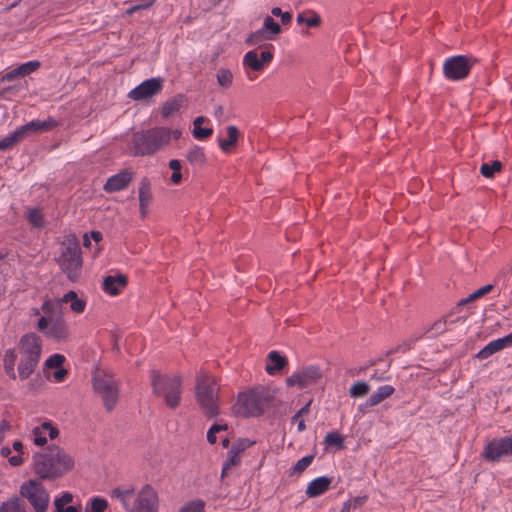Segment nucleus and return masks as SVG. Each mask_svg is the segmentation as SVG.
<instances>
[{"label": "nucleus", "mask_w": 512, "mask_h": 512, "mask_svg": "<svg viewBox=\"0 0 512 512\" xmlns=\"http://www.w3.org/2000/svg\"><path fill=\"white\" fill-rule=\"evenodd\" d=\"M182 132L169 127H153L135 132L132 136L131 152L134 156H152L171 142V139L178 140Z\"/></svg>", "instance_id": "f257e3e1"}, {"label": "nucleus", "mask_w": 512, "mask_h": 512, "mask_svg": "<svg viewBox=\"0 0 512 512\" xmlns=\"http://www.w3.org/2000/svg\"><path fill=\"white\" fill-rule=\"evenodd\" d=\"M111 496L118 499L126 511L159 512V495L150 484L144 485L136 495L132 487H117Z\"/></svg>", "instance_id": "f03ea898"}, {"label": "nucleus", "mask_w": 512, "mask_h": 512, "mask_svg": "<svg viewBox=\"0 0 512 512\" xmlns=\"http://www.w3.org/2000/svg\"><path fill=\"white\" fill-rule=\"evenodd\" d=\"M150 379L153 394L161 398L170 409H176L181 402V376L161 374L157 370H151Z\"/></svg>", "instance_id": "7ed1b4c3"}, {"label": "nucleus", "mask_w": 512, "mask_h": 512, "mask_svg": "<svg viewBox=\"0 0 512 512\" xmlns=\"http://www.w3.org/2000/svg\"><path fill=\"white\" fill-rule=\"evenodd\" d=\"M92 387L105 410L113 411L120 397V384L114 374L110 370L96 367L92 375Z\"/></svg>", "instance_id": "20e7f679"}, {"label": "nucleus", "mask_w": 512, "mask_h": 512, "mask_svg": "<svg viewBox=\"0 0 512 512\" xmlns=\"http://www.w3.org/2000/svg\"><path fill=\"white\" fill-rule=\"evenodd\" d=\"M20 362L18 364V374L21 380H26L35 371L42 352V340L34 332L26 333L21 336L18 343Z\"/></svg>", "instance_id": "39448f33"}, {"label": "nucleus", "mask_w": 512, "mask_h": 512, "mask_svg": "<svg viewBox=\"0 0 512 512\" xmlns=\"http://www.w3.org/2000/svg\"><path fill=\"white\" fill-rule=\"evenodd\" d=\"M219 387L216 379L207 373L201 372L196 379V401L207 418L219 415Z\"/></svg>", "instance_id": "423d86ee"}, {"label": "nucleus", "mask_w": 512, "mask_h": 512, "mask_svg": "<svg viewBox=\"0 0 512 512\" xmlns=\"http://www.w3.org/2000/svg\"><path fill=\"white\" fill-rule=\"evenodd\" d=\"M35 473L41 479H55L64 472V452L56 445H50L33 456Z\"/></svg>", "instance_id": "0eeeda50"}, {"label": "nucleus", "mask_w": 512, "mask_h": 512, "mask_svg": "<svg viewBox=\"0 0 512 512\" xmlns=\"http://www.w3.org/2000/svg\"><path fill=\"white\" fill-rule=\"evenodd\" d=\"M269 402L268 392L263 389H252L238 395L234 411L236 414L245 417L259 416L264 412Z\"/></svg>", "instance_id": "6e6552de"}, {"label": "nucleus", "mask_w": 512, "mask_h": 512, "mask_svg": "<svg viewBox=\"0 0 512 512\" xmlns=\"http://www.w3.org/2000/svg\"><path fill=\"white\" fill-rule=\"evenodd\" d=\"M57 125L53 119L49 120H32L25 125L18 127L13 133L0 140V151H6L13 148L17 143L25 138L51 130Z\"/></svg>", "instance_id": "1a4fd4ad"}, {"label": "nucleus", "mask_w": 512, "mask_h": 512, "mask_svg": "<svg viewBox=\"0 0 512 512\" xmlns=\"http://www.w3.org/2000/svg\"><path fill=\"white\" fill-rule=\"evenodd\" d=\"M274 58L273 46L258 51L257 49L248 51L243 57V68L248 80L254 81L257 73H261L272 62Z\"/></svg>", "instance_id": "9d476101"}, {"label": "nucleus", "mask_w": 512, "mask_h": 512, "mask_svg": "<svg viewBox=\"0 0 512 512\" xmlns=\"http://www.w3.org/2000/svg\"><path fill=\"white\" fill-rule=\"evenodd\" d=\"M64 298H57L55 300H47L42 305V311L45 316L38 320L37 328L40 331H45L50 325V329L46 331L48 335H54L57 328L61 324L63 315Z\"/></svg>", "instance_id": "9b49d317"}, {"label": "nucleus", "mask_w": 512, "mask_h": 512, "mask_svg": "<svg viewBox=\"0 0 512 512\" xmlns=\"http://www.w3.org/2000/svg\"><path fill=\"white\" fill-rule=\"evenodd\" d=\"M477 62L476 58L468 55L452 56L443 64V74L451 81H461L468 77Z\"/></svg>", "instance_id": "f8f14e48"}, {"label": "nucleus", "mask_w": 512, "mask_h": 512, "mask_svg": "<svg viewBox=\"0 0 512 512\" xmlns=\"http://www.w3.org/2000/svg\"><path fill=\"white\" fill-rule=\"evenodd\" d=\"M82 252L75 235L66 236V276L75 281L82 270Z\"/></svg>", "instance_id": "ddd939ff"}, {"label": "nucleus", "mask_w": 512, "mask_h": 512, "mask_svg": "<svg viewBox=\"0 0 512 512\" xmlns=\"http://www.w3.org/2000/svg\"><path fill=\"white\" fill-rule=\"evenodd\" d=\"M20 494L26 498L36 512H46L49 495L40 482L29 480L20 487Z\"/></svg>", "instance_id": "4468645a"}, {"label": "nucleus", "mask_w": 512, "mask_h": 512, "mask_svg": "<svg viewBox=\"0 0 512 512\" xmlns=\"http://www.w3.org/2000/svg\"><path fill=\"white\" fill-rule=\"evenodd\" d=\"M510 455H512V436L493 439L484 447L482 453L484 459L492 462Z\"/></svg>", "instance_id": "2eb2a0df"}, {"label": "nucleus", "mask_w": 512, "mask_h": 512, "mask_svg": "<svg viewBox=\"0 0 512 512\" xmlns=\"http://www.w3.org/2000/svg\"><path fill=\"white\" fill-rule=\"evenodd\" d=\"M322 377V372L317 366H308L298 373L292 374L286 379L289 387L297 386L299 388H306L315 384Z\"/></svg>", "instance_id": "dca6fc26"}, {"label": "nucleus", "mask_w": 512, "mask_h": 512, "mask_svg": "<svg viewBox=\"0 0 512 512\" xmlns=\"http://www.w3.org/2000/svg\"><path fill=\"white\" fill-rule=\"evenodd\" d=\"M162 88L163 80L161 78H150L132 89L128 93V97L134 101H141L157 95Z\"/></svg>", "instance_id": "f3484780"}, {"label": "nucleus", "mask_w": 512, "mask_h": 512, "mask_svg": "<svg viewBox=\"0 0 512 512\" xmlns=\"http://www.w3.org/2000/svg\"><path fill=\"white\" fill-rule=\"evenodd\" d=\"M134 179V172L131 169H123L117 174L108 178L104 184V191L107 193L118 192L126 189Z\"/></svg>", "instance_id": "a211bd4d"}, {"label": "nucleus", "mask_w": 512, "mask_h": 512, "mask_svg": "<svg viewBox=\"0 0 512 512\" xmlns=\"http://www.w3.org/2000/svg\"><path fill=\"white\" fill-rule=\"evenodd\" d=\"M47 435L51 440L59 435V430L51 422L45 421L32 429L30 438L36 446H44L47 443Z\"/></svg>", "instance_id": "6ab92c4d"}, {"label": "nucleus", "mask_w": 512, "mask_h": 512, "mask_svg": "<svg viewBox=\"0 0 512 512\" xmlns=\"http://www.w3.org/2000/svg\"><path fill=\"white\" fill-rule=\"evenodd\" d=\"M138 195L140 214L142 218H145L148 213V208L153 200L151 181L149 178L144 177L140 180Z\"/></svg>", "instance_id": "aec40b11"}, {"label": "nucleus", "mask_w": 512, "mask_h": 512, "mask_svg": "<svg viewBox=\"0 0 512 512\" xmlns=\"http://www.w3.org/2000/svg\"><path fill=\"white\" fill-rule=\"evenodd\" d=\"M510 346H512V332L503 338H499L489 342L483 349H481L477 353L476 357L478 359L483 360L490 357L494 353H497L503 350L504 348Z\"/></svg>", "instance_id": "412c9836"}, {"label": "nucleus", "mask_w": 512, "mask_h": 512, "mask_svg": "<svg viewBox=\"0 0 512 512\" xmlns=\"http://www.w3.org/2000/svg\"><path fill=\"white\" fill-rule=\"evenodd\" d=\"M40 67L39 61H28L26 63H23L19 65L18 67L6 72L2 78L1 81H13L17 78H22L25 76L30 75L34 71H36Z\"/></svg>", "instance_id": "4be33fe9"}, {"label": "nucleus", "mask_w": 512, "mask_h": 512, "mask_svg": "<svg viewBox=\"0 0 512 512\" xmlns=\"http://www.w3.org/2000/svg\"><path fill=\"white\" fill-rule=\"evenodd\" d=\"M127 285V277L125 275L107 276L103 281V290L112 295H118Z\"/></svg>", "instance_id": "5701e85b"}, {"label": "nucleus", "mask_w": 512, "mask_h": 512, "mask_svg": "<svg viewBox=\"0 0 512 512\" xmlns=\"http://www.w3.org/2000/svg\"><path fill=\"white\" fill-rule=\"evenodd\" d=\"M331 484V479L326 476L318 477L314 480H312L306 489V495L309 498H314L322 495L325 493Z\"/></svg>", "instance_id": "b1692460"}, {"label": "nucleus", "mask_w": 512, "mask_h": 512, "mask_svg": "<svg viewBox=\"0 0 512 512\" xmlns=\"http://www.w3.org/2000/svg\"><path fill=\"white\" fill-rule=\"evenodd\" d=\"M298 25H306L308 28H317L321 25V16L314 10L308 9L299 13L296 18Z\"/></svg>", "instance_id": "393cba45"}, {"label": "nucleus", "mask_w": 512, "mask_h": 512, "mask_svg": "<svg viewBox=\"0 0 512 512\" xmlns=\"http://www.w3.org/2000/svg\"><path fill=\"white\" fill-rule=\"evenodd\" d=\"M288 364L287 358L280 355L277 351H271L268 354V363L266 365V372L269 375H274L282 370Z\"/></svg>", "instance_id": "a878e982"}, {"label": "nucleus", "mask_w": 512, "mask_h": 512, "mask_svg": "<svg viewBox=\"0 0 512 512\" xmlns=\"http://www.w3.org/2000/svg\"><path fill=\"white\" fill-rule=\"evenodd\" d=\"M239 130L236 126L227 127V139L220 138L218 140L219 147L224 153H229L236 146L239 139Z\"/></svg>", "instance_id": "bb28decb"}, {"label": "nucleus", "mask_w": 512, "mask_h": 512, "mask_svg": "<svg viewBox=\"0 0 512 512\" xmlns=\"http://www.w3.org/2000/svg\"><path fill=\"white\" fill-rule=\"evenodd\" d=\"M185 102L183 95H177L176 97L166 101L162 107L161 115L163 118H169L170 116L177 113Z\"/></svg>", "instance_id": "cd10ccee"}, {"label": "nucleus", "mask_w": 512, "mask_h": 512, "mask_svg": "<svg viewBox=\"0 0 512 512\" xmlns=\"http://www.w3.org/2000/svg\"><path fill=\"white\" fill-rule=\"evenodd\" d=\"M394 391L395 389L391 385H384L379 387L378 390L375 393H373L367 400V406L373 407L378 405L385 399L389 398L394 393Z\"/></svg>", "instance_id": "c85d7f7f"}, {"label": "nucleus", "mask_w": 512, "mask_h": 512, "mask_svg": "<svg viewBox=\"0 0 512 512\" xmlns=\"http://www.w3.org/2000/svg\"><path fill=\"white\" fill-rule=\"evenodd\" d=\"M492 290H493L492 284H487V285L477 289L472 294H470L468 297L461 299L457 303V306L453 309V312H458L462 306L467 305L471 302H474V301L480 299L481 297L490 293Z\"/></svg>", "instance_id": "c756f323"}, {"label": "nucleus", "mask_w": 512, "mask_h": 512, "mask_svg": "<svg viewBox=\"0 0 512 512\" xmlns=\"http://www.w3.org/2000/svg\"><path fill=\"white\" fill-rule=\"evenodd\" d=\"M17 355L14 349H8L5 351L3 358V366L5 373L9 376V378L15 380L17 378L15 372V363H16Z\"/></svg>", "instance_id": "7c9ffc66"}, {"label": "nucleus", "mask_w": 512, "mask_h": 512, "mask_svg": "<svg viewBox=\"0 0 512 512\" xmlns=\"http://www.w3.org/2000/svg\"><path fill=\"white\" fill-rule=\"evenodd\" d=\"M236 450L230 449L228 452V457L223 463L222 472H221V479H225L230 471L237 467L241 463V455L235 452Z\"/></svg>", "instance_id": "2f4dec72"}, {"label": "nucleus", "mask_w": 512, "mask_h": 512, "mask_svg": "<svg viewBox=\"0 0 512 512\" xmlns=\"http://www.w3.org/2000/svg\"><path fill=\"white\" fill-rule=\"evenodd\" d=\"M0 512H27V510L21 498L13 497L0 505Z\"/></svg>", "instance_id": "473e14b6"}, {"label": "nucleus", "mask_w": 512, "mask_h": 512, "mask_svg": "<svg viewBox=\"0 0 512 512\" xmlns=\"http://www.w3.org/2000/svg\"><path fill=\"white\" fill-rule=\"evenodd\" d=\"M69 303L70 310L74 313H83L86 307V301L79 298L77 293L69 291L66 293V304Z\"/></svg>", "instance_id": "72a5a7b5"}, {"label": "nucleus", "mask_w": 512, "mask_h": 512, "mask_svg": "<svg viewBox=\"0 0 512 512\" xmlns=\"http://www.w3.org/2000/svg\"><path fill=\"white\" fill-rule=\"evenodd\" d=\"M25 217L33 228H42L44 226V217L41 209L28 207L25 211Z\"/></svg>", "instance_id": "f704fd0d"}, {"label": "nucleus", "mask_w": 512, "mask_h": 512, "mask_svg": "<svg viewBox=\"0 0 512 512\" xmlns=\"http://www.w3.org/2000/svg\"><path fill=\"white\" fill-rule=\"evenodd\" d=\"M204 121H205V118L202 116H199L194 120L193 136L196 139H199V140L207 139L213 133L212 128H209V127L202 128L201 127V125L204 123Z\"/></svg>", "instance_id": "c9c22d12"}, {"label": "nucleus", "mask_w": 512, "mask_h": 512, "mask_svg": "<svg viewBox=\"0 0 512 512\" xmlns=\"http://www.w3.org/2000/svg\"><path fill=\"white\" fill-rule=\"evenodd\" d=\"M502 168V163L499 160H495L492 163H483L480 167V173L485 178H492L495 173L500 172Z\"/></svg>", "instance_id": "e433bc0d"}, {"label": "nucleus", "mask_w": 512, "mask_h": 512, "mask_svg": "<svg viewBox=\"0 0 512 512\" xmlns=\"http://www.w3.org/2000/svg\"><path fill=\"white\" fill-rule=\"evenodd\" d=\"M217 83L222 88H230L233 83V74L229 69L220 68L216 73Z\"/></svg>", "instance_id": "4c0bfd02"}, {"label": "nucleus", "mask_w": 512, "mask_h": 512, "mask_svg": "<svg viewBox=\"0 0 512 512\" xmlns=\"http://www.w3.org/2000/svg\"><path fill=\"white\" fill-rule=\"evenodd\" d=\"M274 37L265 33V30L259 29L253 33H251L247 39L246 44L248 45H260L262 42L266 40H273Z\"/></svg>", "instance_id": "58836bf2"}, {"label": "nucleus", "mask_w": 512, "mask_h": 512, "mask_svg": "<svg viewBox=\"0 0 512 512\" xmlns=\"http://www.w3.org/2000/svg\"><path fill=\"white\" fill-rule=\"evenodd\" d=\"M187 160L191 164L203 165L206 162L204 150L200 147H194L187 153Z\"/></svg>", "instance_id": "ea45409f"}, {"label": "nucleus", "mask_w": 512, "mask_h": 512, "mask_svg": "<svg viewBox=\"0 0 512 512\" xmlns=\"http://www.w3.org/2000/svg\"><path fill=\"white\" fill-rule=\"evenodd\" d=\"M262 30H265V33L271 35L275 38L281 32L280 25L270 16H266L264 18Z\"/></svg>", "instance_id": "a19ab883"}, {"label": "nucleus", "mask_w": 512, "mask_h": 512, "mask_svg": "<svg viewBox=\"0 0 512 512\" xmlns=\"http://www.w3.org/2000/svg\"><path fill=\"white\" fill-rule=\"evenodd\" d=\"M327 446H333L337 449L344 448V437L338 432H329L324 439Z\"/></svg>", "instance_id": "79ce46f5"}, {"label": "nucleus", "mask_w": 512, "mask_h": 512, "mask_svg": "<svg viewBox=\"0 0 512 512\" xmlns=\"http://www.w3.org/2000/svg\"><path fill=\"white\" fill-rule=\"evenodd\" d=\"M169 168L173 171L171 175V182L174 185H178L182 181V173H181V162L177 159H172L169 161Z\"/></svg>", "instance_id": "37998d69"}, {"label": "nucleus", "mask_w": 512, "mask_h": 512, "mask_svg": "<svg viewBox=\"0 0 512 512\" xmlns=\"http://www.w3.org/2000/svg\"><path fill=\"white\" fill-rule=\"evenodd\" d=\"M369 390H370V387L366 382L359 381V382L354 383L351 386L349 393H350L351 397L358 398V397H363L366 394H368Z\"/></svg>", "instance_id": "c03bdc74"}, {"label": "nucleus", "mask_w": 512, "mask_h": 512, "mask_svg": "<svg viewBox=\"0 0 512 512\" xmlns=\"http://www.w3.org/2000/svg\"><path fill=\"white\" fill-rule=\"evenodd\" d=\"M313 460H314V455H307V456L301 458L291 468V474H301L311 465Z\"/></svg>", "instance_id": "a18cd8bd"}, {"label": "nucleus", "mask_w": 512, "mask_h": 512, "mask_svg": "<svg viewBox=\"0 0 512 512\" xmlns=\"http://www.w3.org/2000/svg\"><path fill=\"white\" fill-rule=\"evenodd\" d=\"M205 502L201 499L192 500L183 505L179 512H204Z\"/></svg>", "instance_id": "49530a36"}, {"label": "nucleus", "mask_w": 512, "mask_h": 512, "mask_svg": "<svg viewBox=\"0 0 512 512\" xmlns=\"http://www.w3.org/2000/svg\"><path fill=\"white\" fill-rule=\"evenodd\" d=\"M64 362V356L61 354H54L50 356L44 363L45 370L48 369H59L62 367Z\"/></svg>", "instance_id": "de8ad7c7"}, {"label": "nucleus", "mask_w": 512, "mask_h": 512, "mask_svg": "<svg viewBox=\"0 0 512 512\" xmlns=\"http://www.w3.org/2000/svg\"><path fill=\"white\" fill-rule=\"evenodd\" d=\"M228 426L226 424H214L210 427L207 432V441L210 444H215L217 442L216 434L221 431H226Z\"/></svg>", "instance_id": "09e8293b"}, {"label": "nucleus", "mask_w": 512, "mask_h": 512, "mask_svg": "<svg viewBox=\"0 0 512 512\" xmlns=\"http://www.w3.org/2000/svg\"><path fill=\"white\" fill-rule=\"evenodd\" d=\"M91 240L98 244L102 240V233L100 231H91L90 234L85 233L83 236L84 247L89 248L91 246Z\"/></svg>", "instance_id": "8fccbe9b"}, {"label": "nucleus", "mask_w": 512, "mask_h": 512, "mask_svg": "<svg viewBox=\"0 0 512 512\" xmlns=\"http://www.w3.org/2000/svg\"><path fill=\"white\" fill-rule=\"evenodd\" d=\"M108 507V502L103 498H93L91 502V509L88 512H104Z\"/></svg>", "instance_id": "3c124183"}, {"label": "nucleus", "mask_w": 512, "mask_h": 512, "mask_svg": "<svg viewBox=\"0 0 512 512\" xmlns=\"http://www.w3.org/2000/svg\"><path fill=\"white\" fill-rule=\"evenodd\" d=\"M251 445H253V442H251L248 439H242V440H239L236 444H234L231 449L236 450L235 452H237L238 454L241 455V453L245 449L249 448Z\"/></svg>", "instance_id": "603ef678"}, {"label": "nucleus", "mask_w": 512, "mask_h": 512, "mask_svg": "<svg viewBox=\"0 0 512 512\" xmlns=\"http://www.w3.org/2000/svg\"><path fill=\"white\" fill-rule=\"evenodd\" d=\"M449 316L450 315H446L441 319L437 320L433 324L432 329L435 330L436 333H443L446 330L447 319L449 318Z\"/></svg>", "instance_id": "864d4df0"}, {"label": "nucleus", "mask_w": 512, "mask_h": 512, "mask_svg": "<svg viewBox=\"0 0 512 512\" xmlns=\"http://www.w3.org/2000/svg\"><path fill=\"white\" fill-rule=\"evenodd\" d=\"M310 405H311V401H309L305 406H303L293 417H292V422H296L298 421V419H300L301 417H303L304 415H307L310 411Z\"/></svg>", "instance_id": "5fc2aeb1"}, {"label": "nucleus", "mask_w": 512, "mask_h": 512, "mask_svg": "<svg viewBox=\"0 0 512 512\" xmlns=\"http://www.w3.org/2000/svg\"><path fill=\"white\" fill-rule=\"evenodd\" d=\"M8 462L11 466L18 467L23 464V458H22L21 454H18V455L9 457Z\"/></svg>", "instance_id": "6e6d98bb"}, {"label": "nucleus", "mask_w": 512, "mask_h": 512, "mask_svg": "<svg viewBox=\"0 0 512 512\" xmlns=\"http://www.w3.org/2000/svg\"><path fill=\"white\" fill-rule=\"evenodd\" d=\"M55 512H64V493L55 500Z\"/></svg>", "instance_id": "4d7b16f0"}, {"label": "nucleus", "mask_w": 512, "mask_h": 512, "mask_svg": "<svg viewBox=\"0 0 512 512\" xmlns=\"http://www.w3.org/2000/svg\"><path fill=\"white\" fill-rule=\"evenodd\" d=\"M155 0H143L141 3L137 4L136 7L138 8V11L145 10L150 8L154 4Z\"/></svg>", "instance_id": "13d9d810"}, {"label": "nucleus", "mask_w": 512, "mask_h": 512, "mask_svg": "<svg viewBox=\"0 0 512 512\" xmlns=\"http://www.w3.org/2000/svg\"><path fill=\"white\" fill-rule=\"evenodd\" d=\"M53 377L57 382H62L64 380V367L56 369V371L53 372Z\"/></svg>", "instance_id": "bf43d9fd"}, {"label": "nucleus", "mask_w": 512, "mask_h": 512, "mask_svg": "<svg viewBox=\"0 0 512 512\" xmlns=\"http://www.w3.org/2000/svg\"><path fill=\"white\" fill-rule=\"evenodd\" d=\"M280 17L283 25L289 24L292 20V15L290 12H283Z\"/></svg>", "instance_id": "052dcab7"}, {"label": "nucleus", "mask_w": 512, "mask_h": 512, "mask_svg": "<svg viewBox=\"0 0 512 512\" xmlns=\"http://www.w3.org/2000/svg\"><path fill=\"white\" fill-rule=\"evenodd\" d=\"M13 449L19 454H23V443L19 440L14 441Z\"/></svg>", "instance_id": "680f3d73"}, {"label": "nucleus", "mask_w": 512, "mask_h": 512, "mask_svg": "<svg viewBox=\"0 0 512 512\" xmlns=\"http://www.w3.org/2000/svg\"><path fill=\"white\" fill-rule=\"evenodd\" d=\"M294 423L297 424V430L299 432H302L306 429V425H305V421L303 420V417H301L300 419H298V421H296Z\"/></svg>", "instance_id": "e2e57ef3"}, {"label": "nucleus", "mask_w": 512, "mask_h": 512, "mask_svg": "<svg viewBox=\"0 0 512 512\" xmlns=\"http://www.w3.org/2000/svg\"><path fill=\"white\" fill-rule=\"evenodd\" d=\"M0 454L3 457H9L10 454H11V448H9L7 446L2 447L1 450H0Z\"/></svg>", "instance_id": "0e129e2a"}, {"label": "nucleus", "mask_w": 512, "mask_h": 512, "mask_svg": "<svg viewBox=\"0 0 512 512\" xmlns=\"http://www.w3.org/2000/svg\"><path fill=\"white\" fill-rule=\"evenodd\" d=\"M65 465H66V471H67V470L72 469V468L74 467V461H73V459H72V458H70V457H67V456H66V462H65Z\"/></svg>", "instance_id": "69168bd1"}, {"label": "nucleus", "mask_w": 512, "mask_h": 512, "mask_svg": "<svg viewBox=\"0 0 512 512\" xmlns=\"http://www.w3.org/2000/svg\"><path fill=\"white\" fill-rule=\"evenodd\" d=\"M372 379H375L377 381H384V380H389V377L388 376H385L384 374H381V375H377L376 373H374L371 377Z\"/></svg>", "instance_id": "338daca9"}, {"label": "nucleus", "mask_w": 512, "mask_h": 512, "mask_svg": "<svg viewBox=\"0 0 512 512\" xmlns=\"http://www.w3.org/2000/svg\"><path fill=\"white\" fill-rule=\"evenodd\" d=\"M80 506H66V512H80Z\"/></svg>", "instance_id": "774afa93"}]
</instances>
